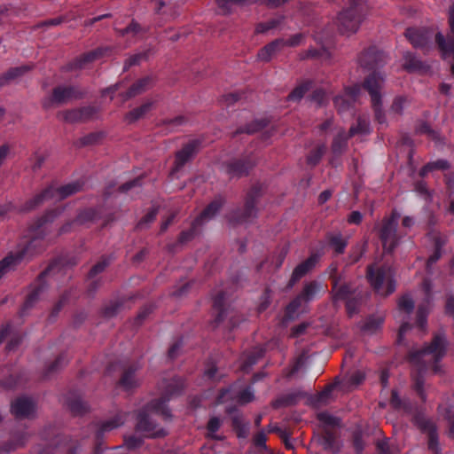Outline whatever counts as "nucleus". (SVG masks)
<instances>
[{
  "label": "nucleus",
  "instance_id": "obj_46",
  "mask_svg": "<svg viewBox=\"0 0 454 454\" xmlns=\"http://www.w3.org/2000/svg\"><path fill=\"white\" fill-rule=\"evenodd\" d=\"M238 395V383L222 388L216 397L218 403H224L228 401H236Z\"/></svg>",
  "mask_w": 454,
  "mask_h": 454
},
{
  "label": "nucleus",
  "instance_id": "obj_26",
  "mask_svg": "<svg viewBox=\"0 0 454 454\" xmlns=\"http://www.w3.org/2000/svg\"><path fill=\"white\" fill-rule=\"evenodd\" d=\"M98 112V107L87 106L64 111L62 115L63 119L70 123L85 122L93 119Z\"/></svg>",
  "mask_w": 454,
  "mask_h": 454
},
{
  "label": "nucleus",
  "instance_id": "obj_14",
  "mask_svg": "<svg viewBox=\"0 0 454 454\" xmlns=\"http://www.w3.org/2000/svg\"><path fill=\"white\" fill-rule=\"evenodd\" d=\"M84 97V92L74 85H59L53 88L51 93L45 97L42 101L44 109H50L53 106L63 105L70 99H80Z\"/></svg>",
  "mask_w": 454,
  "mask_h": 454
},
{
  "label": "nucleus",
  "instance_id": "obj_27",
  "mask_svg": "<svg viewBox=\"0 0 454 454\" xmlns=\"http://www.w3.org/2000/svg\"><path fill=\"white\" fill-rule=\"evenodd\" d=\"M140 369L137 364L125 366L118 380V386L125 391H131L140 386V380L137 372Z\"/></svg>",
  "mask_w": 454,
  "mask_h": 454
},
{
  "label": "nucleus",
  "instance_id": "obj_49",
  "mask_svg": "<svg viewBox=\"0 0 454 454\" xmlns=\"http://www.w3.org/2000/svg\"><path fill=\"white\" fill-rule=\"evenodd\" d=\"M370 133V122L368 119L363 116L357 118L356 125H352L348 130V137H354L355 135L361 134L366 135Z\"/></svg>",
  "mask_w": 454,
  "mask_h": 454
},
{
  "label": "nucleus",
  "instance_id": "obj_53",
  "mask_svg": "<svg viewBox=\"0 0 454 454\" xmlns=\"http://www.w3.org/2000/svg\"><path fill=\"white\" fill-rule=\"evenodd\" d=\"M223 421L218 417H211L207 424V437L213 440H221L222 438L219 435H216L215 433L220 429Z\"/></svg>",
  "mask_w": 454,
  "mask_h": 454
},
{
  "label": "nucleus",
  "instance_id": "obj_64",
  "mask_svg": "<svg viewBox=\"0 0 454 454\" xmlns=\"http://www.w3.org/2000/svg\"><path fill=\"white\" fill-rule=\"evenodd\" d=\"M121 303L119 301H112L106 305L102 309V315L105 317H113L120 311Z\"/></svg>",
  "mask_w": 454,
  "mask_h": 454
},
{
  "label": "nucleus",
  "instance_id": "obj_30",
  "mask_svg": "<svg viewBox=\"0 0 454 454\" xmlns=\"http://www.w3.org/2000/svg\"><path fill=\"white\" fill-rule=\"evenodd\" d=\"M225 202L226 200L223 195H216L214 200L196 217V223H201L203 224L204 223L213 219L223 207Z\"/></svg>",
  "mask_w": 454,
  "mask_h": 454
},
{
  "label": "nucleus",
  "instance_id": "obj_5",
  "mask_svg": "<svg viewBox=\"0 0 454 454\" xmlns=\"http://www.w3.org/2000/svg\"><path fill=\"white\" fill-rule=\"evenodd\" d=\"M369 11L366 0H348V6L337 17V26L340 34L351 35L358 31Z\"/></svg>",
  "mask_w": 454,
  "mask_h": 454
},
{
  "label": "nucleus",
  "instance_id": "obj_34",
  "mask_svg": "<svg viewBox=\"0 0 454 454\" xmlns=\"http://www.w3.org/2000/svg\"><path fill=\"white\" fill-rule=\"evenodd\" d=\"M339 383L340 382L335 380L334 382L326 385L320 392L308 395V403L314 407L327 403L332 396L333 391L338 387Z\"/></svg>",
  "mask_w": 454,
  "mask_h": 454
},
{
  "label": "nucleus",
  "instance_id": "obj_57",
  "mask_svg": "<svg viewBox=\"0 0 454 454\" xmlns=\"http://www.w3.org/2000/svg\"><path fill=\"white\" fill-rule=\"evenodd\" d=\"M151 51H144L130 56L124 64V71L128 70L130 67L138 65L141 61L146 60L150 55Z\"/></svg>",
  "mask_w": 454,
  "mask_h": 454
},
{
  "label": "nucleus",
  "instance_id": "obj_48",
  "mask_svg": "<svg viewBox=\"0 0 454 454\" xmlns=\"http://www.w3.org/2000/svg\"><path fill=\"white\" fill-rule=\"evenodd\" d=\"M412 422L422 433L426 434L436 427L434 424L421 412L414 414Z\"/></svg>",
  "mask_w": 454,
  "mask_h": 454
},
{
  "label": "nucleus",
  "instance_id": "obj_42",
  "mask_svg": "<svg viewBox=\"0 0 454 454\" xmlns=\"http://www.w3.org/2000/svg\"><path fill=\"white\" fill-rule=\"evenodd\" d=\"M269 120L267 118L256 119L247 124L244 127L239 128L234 135L247 133V134H254L257 131L262 130L265 127L269 125Z\"/></svg>",
  "mask_w": 454,
  "mask_h": 454
},
{
  "label": "nucleus",
  "instance_id": "obj_50",
  "mask_svg": "<svg viewBox=\"0 0 454 454\" xmlns=\"http://www.w3.org/2000/svg\"><path fill=\"white\" fill-rule=\"evenodd\" d=\"M114 260L112 255H103L100 260L92 266L90 270L88 273V278L93 279L97 275L103 272Z\"/></svg>",
  "mask_w": 454,
  "mask_h": 454
},
{
  "label": "nucleus",
  "instance_id": "obj_20",
  "mask_svg": "<svg viewBox=\"0 0 454 454\" xmlns=\"http://www.w3.org/2000/svg\"><path fill=\"white\" fill-rule=\"evenodd\" d=\"M405 36L414 48L427 52L432 48V32L426 28L409 27L405 31Z\"/></svg>",
  "mask_w": 454,
  "mask_h": 454
},
{
  "label": "nucleus",
  "instance_id": "obj_9",
  "mask_svg": "<svg viewBox=\"0 0 454 454\" xmlns=\"http://www.w3.org/2000/svg\"><path fill=\"white\" fill-rule=\"evenodd\" d=\"M385 82V77L379 73L370 74L363 82L364 89L371 98L372 107L374 113V119L379 124H386L387 117L382 108L381 90Z\"/></svg>",
  "mask_w": 454,
  "mask_h": 454
},
{
  "label": "nucleus",
  "instance_id": "obj_62",
  "mask_svg": "<svg viewBox=\"0 0 454 454\" xmlns=\"http://www.w3.org/2000/svg\"><path fill=\"white\" fill-rule=\"evenodd\" d=\"M321 442L325 450H333L336 443V437L334 433L328 429L325 430Z\"/></svg>",
  "mask_w": 454,
  "mask_h": 454
},
{
  "label": "nucleus",
  "instance_id": "obj_7",
  "mask_svg": "<svg viewBox=\"0 0 454 454\" xmlns=\"http://www.w3.org/2000/svg\"><path fill=\"white\" fill-rule=\"evenodd\" d=\"M265 187L256 183L247 192L243 207L234 209L230 214V221L235 223H247L252 222L258 215V203L264 194Z\"/></svg>",
  "mask_w": 454,
  "mask_h": 454
},
{
  "label": "nucleus",
  "instance_id": "obj_4",
  "mask_svg": "<svg viewBox=\"0 0 454 454\" xmlns=\"http://www.w3.org/2000/svg\"><path fill=\"white\" fill-rule=\"evenodd\" d=\"M84 184L85 183L83 180H76L58 188H56L53 184H51L43 190L40 193L35 195L33 198L20 205L19 207V212H30L49 200H65L81 192L83 189Z\"/></svg>",
  "mask_w": 454,
  "mask_h": 454
},
{
  "label": "nucleus",
  "instance_id": "obj_52",
  "mask_svg": "<svg viewBox=\"0 0 454 454\" xmlns=\"http://www.w3.org/2000/svg\"><path fill=\"white\" fill-rule=\"evenodd\" d=\"M67 363V357L64 354H60L54 362H52L44 371L43 377L50 378L51 374L57 372L63 368Z\"/></svg>",
  "mask_w": 454,
  "mask_h": 454
},
{
  "label": "nucleus",
  "instance_id": "obj_31",
  "mask_svg": "<svg viewBox=\"0 0 454 454\" xmlns=\"http://www.w3.org/2000/svg\"><path fill=\"white\" fill-rule=\"evenodd\" d=\"M126 417V413L118 412L112 419L104 421L96 432L95 437L98 444L103 439L105 433L110 432L123 425L127 419Z\"/></svg>",
  "mask_w": 454,
  "mask_h": 454
},
{
  "label": "nucleus",
  "instance_id": "obj_41",
  "mask_svg": "<svg viewBox=\"0 0 454 454\" xmlns=\"http://www.w3.org/2000/svg\"><path fill=\"white\" fill-rule=\"evenodd\" d=\"M403 67L410 73L422 71L426 67L425 63L418 59L412 52H405L403 55Z\"/></svg>",
  "mask_w": 454,
  "mask_h": 454
},
{
  "label": "nucleus",
  "instance_id": "obj_61",
  "mask_svg": "<svg viewBox=\"0 0 454 454\" xmlns=\"http://www.w3.org/2000/svg\"><path fill=\"white\" fill-rule=\"evenodd\" d=\"M398 309L406 314H411L414 309V301L409 294H404L398 300Z\"/></svg>",
  "mask_w": 454,
  "mask_h": 454
},
{
  "label": "nucleus",
  "instance_id": "obj_39",
  "mask_svg": "<svg viewBox=\"0 0 454 454\" xmlns=\"http://www.w3.org/2000/svg\"><path fill=\"white\" fill-rule=\"evenodd\" d=\"M168 4L164 0H158L156 6V15L157 17L154 19V27H160L163 26V17L165 20L174 19L176 17V12L171 13H168Z\"/></svg>",
  "mask_w": 454,
  "mask_h": 454
},
{
  "label": "nucleus",
  "instance_id": "obj_35",
  "mask_svg": "<svg viewBox=\"0 0 454 454\" xmlns=\"http://www.w3.org/2000/svg\"><path fill=\"white\" fill-rule=\"evenodd\" d=\"M355 292L356 288L352 283L348 282L340 285V283H337L336 280H334V283H333L331 290L333 301L334 302L338 301H345L348 298L353 297Z\"/></svg>",
  "mask_w": 454,
  "mask_h": 454
},
{
  "label": "nucleus",
  "instance_id": "obj_1",
  "mask_svg": "<svg viewBox=\"0 0 454 454\" xmlns=\"http://www.w3.org/2000/svg\"><path fill=\"white\" fill-rule=\"evenodd\" d=\"M185 387L184 380L181 377L173 378L166 385L162 396L149 402L137 413L136 428L146 437L159 438L167 434L164 428L160 427L152 418V414L160 415L165 420L171 419V412L168 407V402L171 396L180 395Z\"/></svg>",
  "mask_w": 454,
  "mask_h": 454
},
{
  "label": "nucleus",
  "instance_id": "obj_37",
  "mask_svg": "<svg viewBox=\"0 0 454 454\" xmlns=\"http://www.w3.org/2000/svg\"><path fill=\"white\" fill-rule=\"evenodd\" d=\"M430 301H431V294H430L429 291L427 290L426 293L425 301L423 303H421L418 306L417 313H416V325L421 330H424L425 326L427 325V315L429 313Z\"/></svg>",
  "mask_w": 454,
  "mask_h": 454
},
{
  "label": "nucleus",
  "instance_id": "obj_12",
  "mask_svg": "<svg viewBox=\"0 0 454 454\" xmlns=\"http://www.w3.org/2000/svg\"><path fill=\"white\" fill-rule=\"evenodd\" d=\"M448 23L451 37L447 38L442 32H437L434 35V42L442 59L451 58L453 63L450 65V70L454 76V3L450 4L448 11Z\"/></svg>",
  "mask_w": 454,
  "mask_h": 454
},
{
  "label": "nucleus",
  "instance_id": "obj_59",
  "mask_svg": "<svg viewBox=\"0 0 454 454\" xmlns=\"http://www.w3.org/2000/svg\"><path fill=\"white\" fill-rule=\"evenodd\" d=\"M120 35L124 36L129 34H132L133 35H137L138 34H145L148 32V28H145L140 26L139 23L135 21L134 20L123 29H121Z\"/></svg>",
  "mask_w": 454,
  "mask_h": 454
},
{
  "label": "nucleus",
  "instance_id": "obj_45",
  "mask_svg": "<svg viewBox=\"0 0 454 454\" xmlns=\"http://www.w3.org/2000/svg\"><path fill=\"white\" fill-rule=\"evenodd\" d=\"M350 137L341 130L334 137L332 143V151L334 155H340L348 146V140Z\"/></svg>",
  "mask_w": 454,
  "mask_h": 454
},
{
  "label": "nucleus",
  "instance_id": "obj_63",
  "mask_svg": "<svg viewBox=\"0 0 454 454\" xmlns=\"http://www.w3.org/2000/svg\"><path fill=\"white\" fill-rule=\"evenodd\" d=\"M231 426L237 432L239 437H244L246 434L247 427L244 424L240 415H235L231 418Z\"/></svg>",
  "mask_w": 454,
  "mask_h": 454
},
{
  "label": "nucleus",
  "instance_id": "obj_10",
  "mask_svg": "<svg viewBox=\"0 0 454 454\" xmlns=\"http://www.w3.org/2000/svg\"><path fill=\"white\" fill-rule=\"evenodd\" d=\"M325 293V287L317 280L306 282L301 291L286 307V316L292 318L303 304H308Z\"/></svg>",
  "mask_w": 454,
  "mask_h": 454
},
{
  "label": "nucleus",
  "instance_id": "obj_19",
  "mask_svg": "<svg viewBox=\"0 0 454 454\" xmlns=\"http://www.w3.org/2000/svg\"><path fill=\"white\" fill-rule=\"evenodd\" d=\"M109 51V48H97L93 51L85 52L70 62H68L65 67H63V70L66 72H72L76 70H81L84 68L88 64L94 62L101 59L102 57L106 55V52Z\"/></svg>",
  "mask_w": 454,
  "mask_h": 454
},
{
  "label": "nucleus",
  "instance_id": "obj_47",
  "mask_svg": "<svg viewBox=\"0 0 454 454\" xmlns=\"http://www.w3.org/2000/svg\"><path fill=\"white\" fill-rule=\"evenodd\" d=\"M31 69L32 67L29 65H22L20 67L9 68L4 74H3L5 84H8L10 82L23 76Z\"/></svg>",
  "mask_w": 454,
  "mask_h": 454
},
{
  "label": "nucleus",
  "instance_id": "obj_32",
  "mask_svg": "<svg viewBox=\"0 0 454 454\" xmlns=\"http://www.w3.org/2000/svg\"><path fill=\"white\" fill-rule=\"evenodd\" d=\"M66 403L74 416L85 414L88 411V404L83 402L81 395L76 391H70L67 396Z\"/></svg>",
  "mask_w": 454,
  "mask_h": 454
},
{
  "label": "nucleus",
  "instance_id": "obj_56",
  "mask_svg": "<svg viewBox=\"0 0 454 454\" xmlns=\"http://www.w3.org/2000/svg\"><path fill=\"white\" fill-rule=\"evenodd\" d=\"M254 399V391L252 387L248 386L242 390L238 391L236 402L244 405L253 402Z\"/></svg>",
  "mask_w": 454,
  "mask_h": 454
},
{
  "label": "nucleus",
  "instance_id": "obj_28",
  "mask_svg": "<svg viewBox=\"0 0 454 454\" xmlns=\"http://www.w3.org/2000/svg\"><path fill=\"white\" fill-rule=\"evenodd\" d=\"M35 403L26 396L16 398L11 405V411L16 419H28L35 413Z\"/></svg>",
  "mask_w": 454,
  "mask_h": 454
},
{
  "label": "nucleus",
  "instance_id": "obj_17",
  "mask_svg": "<svg viewBox=\"0 0 454 454\" xmlns=\"http://www.w3.org/2000/svg\"><path fill=\"white\" fill-rule=\"evenodd\" d=\"M109 51V48H97L93 51L85 52L70 62H68L65 67H63V70L66 72H72L76 70H81L84 68L88 64L94 62L101 59L102 57L106 55V52Z\"/></svg>",
  "mask_w": 454,
  "mask_h": 454
},
{
  "label": "nucleus",
  "instance_id": "obj_8",
  "mask_svg": "<svg viewBox=\"0 0 454 454\" xmlns=\"http://www.w3.org/2000/svg\"><path fill=\"white\" fill-rule=\"evenodd\" d=\"M366 278L373 290L382 296H387L395 290V272L390 266L368 265Z\"/></svg>",
  "mask_w": 454,
  "mask_h": 454
},
{
  "label": "nucleus",
  "instance_id": "obj_58",
  "mask_svg": "<svg viewBox=\"0 0 454 454\" xmlns=\"http://www.w3.org/2000/svg\"><path fill=\"white\" fill-rule=\"evenodd\" d=\"M428 441H427V446L428 450L433 452V454H442L441 448L439 446V439H438V434L436 427L433 430L427 433Z\"/></svg>",
  "mask_w": 454,
  "mask_h": 454
},
{
  "label": "nucleus",
  "instance_id": "obj_55",
  "mask_svg": "<svg viewBox=\"0 0 454 454\" xmlns=\"http://www.w3.org/2000/svg\"><path fill=\"white\" fill-rule=\"evenodd\" d=\"M201 223H196V218L192 223V226L189 230L183 231L179 235V242L180 243H186L190 240H192L199 231V227L201 226Z\"/></svg>",
  "mask_w": 454,
  "mask_h": 454
},
{
  "label": "nucleus",
  "instance_id": "obj_6",
  "mask_svg": "<svg viewBox=\"0 0 454 454\" xmlns=\"http://www.w3.org/2000/svg\"><path fill=\"white\" fill-rule=\"evenodd\" d=\"M77 261L75 257H71L69 259H66L63 257H59L54 259L48 267L43 270L35 283V286L31 292L27 295L24 304L20 309V316L23 317L27 314V311L30 309L39 300L40 294L45 288L44 279L46 277L55 274L56 272L60 271L64 267H73L76 265Z\"/></svg>",
  "mask_w": 454,
  "mask_h": 454
},
{
  "label": "nucleus",
  "instance_id": "obj_21",
  "mask_svg": "<svg viewBox=\"0 0 454 454\" xmlns=\"http://www.w3.org/2000/svg\"><path fill=\"white\" fill-rule=\"evenodd\" d=\"M323 255V249L321 251H316L311 253L305 261L299 263L293 270L292 276L287 285L288 287H293L301 278L312 270Z\"/></svg>",
  "mask_w": 454,
  "mask_h": 454
},
{
  "label": "nucleus",
  "instance_id": "obj_54",
  "mask_svg": "<svg viewBox=\"0 0 454 454\" xmlns=\"http://www.w3.org/2000/svg\"><path fill=\"white\" fill-rule=\"evenodd\" d=\"M326 147L325 145H317L316 148L311 150L307 156V163L312 167H315L321 160L324 153H325Z\"/></svg>",
  "mask_w": 454,
  "mask_h": 454
},
{
  "label": "nucleus",
  "instance_id": "obj_24",
  "mask_svg": "<svg viewBox=\"0 0 454 454\" xmlns=\"http://www.w3.org/2000/svg\"><path fill=\"white\" fill-rule=\"evenodd\" d=\"M202 140L194 138L186 143L181 150L176 153L175 168L181 169L188 161H190L200 151Z\"/></svg>",
  "mask_w": 454,
  "mask_h": 454
},
{
  "label": "nucleus",
  "instance_id": "obj_2",
  "mask_svg": "<svg viewBox=\"0 0 454 454\" xmlns=\"http://www.w3.org/2000/svg\"><path fill=\"white\" fill-rule=\"evenodd\" d=\"M57 215L58 213L55 210H52L47 212L45 215L35 220L30 227L31 237L29 239L22 240L18 245L16 252H11L0 261V278L8 268L17 265L23 261H28L35 254L42 253L45 249V225L49 222H52Z\"/></svg>",
  "mask_w": 454,
  "mask_h": 454
},
{
  "label": "nucleus",
  "instance_id": "obj_51",
  "mask_svg": "<svg viewBox=\"0 0 454 454\" xmlns=\"http://www.w3.org/2000/svg\"><path fill=\"white\" fill-rule=\"evenodd\" d=\"M312 88V82L306 81L295 87L288 95V100L300 101L304 95Z\"/></svg>",
  "mask_w": 454,
  "mask_h": 454
},
{
  "label": "nucleus",
  "instance_id": "obj_40",
  "mask_svg": "<svg viewBox=\"0 0 454 454\" xmlns=\"http://www.w3.org/2000/svg\"><path fill=\"white\" fill-rule=\"evenodd\" d=\"M286 17L284 15H277L276 17L256 25L255 34H265L270 30L278 28L284 22Z\"/></svg>",
  "mask_w": 454,
  "mask_h": 454
},
{
  "label": "nucleus",
  "instance_id": "obj_3",
  "mask_svg": "<svg viewBox=\"0 0 454 454\" xmlns=\"http://www.w3.org/2000/svg\"><path fill=\"white\" fill-rule=\"evenodd\" d=\"M448 341L444 333H438L433 336L430 343L422 348L410 352V360L419 365L418 372L412 374L413 387L419 398L425 402L424 372L427 370L426 364H429L434 373L439 372L438 363L445 356Z\"/></svg>",
  "mask_w": 454,
  "mask_h": 454
},
{
  "label": "nucleus",
  "instance_id": "obj_18",
  "mask_svg": "<svg viewBox=\"0 0 454 454\" xmlns=\"http://www.w3.org/2000/svg\"><path fill=\"white\" fill-rule=\"evenodd\" d=\"M109 51V48H97L93 51L85 52L70 62H68L65 67H63V70L66 72H72L76 70H81L84 68L88 64L94 62L101 59L102 57L106 55V52Z\"/></svg>",
  "mask_w": 454,
  "mask_h": 454
},
{
  "label": "nucleus",
  "instance_id": "obj_25",
  "mask_svg": "<svg viewBox=\"0 0 454 454\" xmlns=\"http://www.w3.org/2000/svg\"><path fill=\"white\" fill-rule=\"evenodd\" d=\"M28 439L29 434L26 429L12 431L9 439L0 444V454H8L25 447Z\"/></svg>",
  "mask_w": 454,
  "mask_h": 454
},
{
  "label": "nucleus",
  "instance_id": "obj_38",
  "mask_svg": "<svg viewBox=\"0 0 454 454\" xmlns=\"http://www.w3.org/2000/svg\"><path fill=\"white\" fill-rule=\"evenodd\" d=\"M153 104V101L147 100L140 106L136 107L133 110L128 112L125 114V121L128 123H133L138 121L139 119L143 118L152 109Z\"/></svg>",
  "mask_w": 454,
  "mask_h": 454
},
{
  "label": "nucleus",
  "instance_id": "obj_43",
  "mask_svg": "<svg viewBox=\"0 0 454 454\" xmlns=\"http://www.w3.org/2000/svg\"><path fill=\"white\" fill-rule=\"evenodd\" d=\"M450 163L447 160L439 159L434 161H430L423 166L419 170V176L425 177L428 173L434 170H447L450 168Z\"/></svg>",
  "mask_w": 454,
  "mask_h": 454
},
{
  "label": "nucleus",
  "instance_id": "obj_11",
  "mask_svg": "<svg viewBox=\"0 0 454 454\" xmlns=\"http://www.w3.org/2000/svg\"><path fill=\"white\" fill-rule=\"evenodd\" d=\"M399 214L393 211L389 217L382 221L380 230V239L383 246L384 253L391 254L398 246L400 235L397 233Z\"/></svg>",
  "mask_w": 454,
  "mask_h": 454
},
{
  "label": "nucleus",
  "instance_id": "obj_16",
  "mask_svg": "<svg viewBox=\"0 0 454 454\" xmlns=\"http://www.w3.org/2000/svg\"><path fill=\"white\" fill-rule=\"evenodd\" d=\"M386 59V54L376 46L369 47L358 57V62L362 67L367 70H372L371 74L379 73L383 77L384 75L377 71V69L385 65Z\"/></svg>",
  "mask_w": 454,
  "mask_h": 454
},
{
  "label": "nucleus",
  "instance_id": "obj_33",
  "mask_svg": "<svg viewBox=\"0 0 454 454\" xmlns=\"http://www.w3.org/2000/svg\"><path fill=\"white\" fill-rule=\"evenodd\" d=\"M153 83V76H145L134 82L127 91L121 94V96L123 97L124 100H128L144 93L152 88Z\"/></svg>",
  "mask_w": 454,
  "mask_h": 454
},
{
  "label": "nucleus",
  "instance_id": "obj_29",
  "mask_svg": "<svg viewBox=\"0 0 454 454\" xmlns=\"http://www.w3.org/2000/svg\"><path fill=\"white\" fill-rule=\"evenodd\" d=\"M307 394L300 389L292 390L288 393L282 394L274 399L271 406L278 410L284 407H291L296 405Z\"/></svg>",
  "mask_w": 454,
  "mask_h": 454
},
{
  "label": "nucleus",
  "instance_id": "obj_22",
  "mask_svg": "<svg viewBox=\"0 0 454 454\" xmlns=\"http://www.w3.org/2000/svg\"><path fill=\"white\" fill-rule=\"evenodd\" d=\"M363 84H355L345 89L343 95H338L333 98V104L339 113L352 110L354 104L360 95Z\"/></svg>",
  "mask_w": 454,
  "mask_h": 454
},
{
  "label": "nucleus",
  "instance_id": "obj_44",
  "mask_svg": "<svg viewBox=\"0 0 454 454\" xmlns=\"http://www.w3.org/2000/svg\"><path fill=\"white\" fill-rule=\"evenodd\" d=\"M99 217V211L97 208L90 207L81 210L74 219V222L75 223L82 225L94 222Z\"/></svg>",
  "mask_w": 454,
  "mask_h": 454
},
{
  "label": "nucleus",
  "instance_id": "obj_13",
  "mask_svg": "<svg viewBox=\"0 0 454 454\" xmlns=\"http://www.w3.org/2000/svg\"><path fill=\"white\" fill-rule=\"evenodd\" d=\"M226 302V293L224 291H219L213 297V312L215 314L214 320L211 322L212 327L215 328L222 324L225 319L228 318V327L232 330L239 325L241 319L239 316L234 314L225 307Z\"/></svg>",
  "mask_w": 454,
  "mask_h": 454
},
{
  "label": "nucleus",
  "instance_id": "obj_36",
  "mask_svg": "<svg viewBox=\"0 0 454 454\" xmlns=\"http://www.w3.org/2000/svg\"><path fill=\"white\" fill-rule=\"evenodd\" d=\"M284 49L283 38H277L263 46L257 53L259 60L269 62L272 57Z\"/></svg>",
  "mask_w": 454,
  "mask_h": 454
},
{
  "label": "nucleus",
  "instance_id": "obj_60",
  "mask_svg": "<svg viewBox=\"0 0 454 454\" xmlns=\"http://www.w3.org/2000/svg\"><path fill=\"white\" fill-rule=\"evenodd\" d=\"M158 215V208L152 207L145 216H143L140 221L137 223L136 228L137 230H142L147 228V226L152 223Z\"/></svg>",
  "mask_w": 454,
  "mask_h": 454
},
{
  "label": "nucleus",
  "instance_id": "obj_23",
  "mask_svg": "<svg viewBox=\"0 0 454 454\" xmlns=\"http://www.w3.org/2000/svg\"><path fill=\"white\" fill-rule=\"evenodd\" d=\"M348 245V238L345 237L340 231H328L326 232L324 239V244L317 251L325 252V248H328L333 251L335 256L343 254Z\"/></svg>",
  "mask_w": 454,
  "mask_h": 454
},
{
  "label": "nucleus",
  "instance_id": "obj_15",
  "mask_svg": "<svg viewBox=\"0 0 454 454\" xmlns=\"http://www.w3.org/2000/svg\"><path fill=\"white\" fill-rule=\"evenodd\" d=\"M254 165L252 158L247 155L240 158H231L223 162L221 168L230 178H240L248 176Z\"/></svg>",
  "mask_w": 454,
  "mask_h": 454
}]
</instances>
